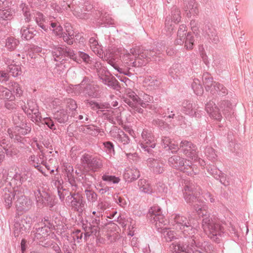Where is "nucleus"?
Returning <instances> with one entry per match:
<instances>
[{"instance_id": "obj_32", "label": "nucleus", "mask_w": 253, "mask_h": 253, "mask_svg": "<svg viewBox=\"0 0 253 253\" xmlns=\"http://www.w3.org/2000/svg\"><path fill=\"white\" fill-rule=\"evenodd\" d=\"M146 57V55L144 54L143 53L142 54H137L136 52L135 53L134 55V61L132 62L133 64H134V66H139L140 65H142L143 64V62H139L138 61V64H137L136 61L137 60H139V59L142 60V59H144Z\"/></svg>"}, {"instance_id": "obj_43", "label": "nucleus", "mask_w": 253, "mask_h": 253, "mask_svg": "<svg viewBox=\"0 0 253 253\" xmlns=\"http://www.w3.org/2000/svg\"><path fill=\"white\" fill-rule=\"evenodd\" d=\"M191 30L193 32H196L199 30L198 24L193 20H192L190 23Z\"/></svg>"}, {"instance_id": "obj_25", "label": "nucleus", "mask_w": 253, "mask_h": 253, "mask_svg": "<svg viewBox=\"0 0 253 253\" xmlns=\"http://www.w3.org/2000/svg\"><path fill=\"white\" fill-rule=\"evenodd\" d=\"M55 115L56 119L60 123H64L67 121L68 115L66 111H61L57 112Z\"/></svg>"}, {"instance_id": "obj_27", "label": "nucleus", "mask_w": 253, "mask_h": 253, "mask_svg": "<svg viewBox=\"0 0 253 253\" xmlns=\"http://www.w3.org/2000/svg\"><path fill=\"white\" fill-rule=\"evenodd\" d=\"M17 42L15 39L10 38L7 40L5 46L8 49L12 50L16 47Z\"/></svg>"}, {"instance_id": "obj_18", "label": "nucleus", "mask_w": 253, "mask_h": 253, "mask_svg": "<svg viewBox=\"0 0 253 253\" xmlns=\"http://www.w3.org/2000/svg\"><path fill=\"white\" fill-rule=\"evenodd\" d=\"M96 64L95 67H97V70L99 77L104 82L105 84L110 85L109 84L110 82L109 72L106 71L104 67L99 68L98 64L97 63Z\"/></svg>"}, {"instance_id": "obj_4", "label": "nucleus", "mask_w": 253, "mask_h": 253, "mask_svg": "<svg viewBox=\"0 0 253 253\" xmlns=\"http://www.w3.org/2000/svg\"><path fill=\"white\" fill-rule=\"evenodd\" d=\"M126 95L127 98H126L125 101L131 107H134L136 104H139L142 107L145 108L148 104H146V103L143 101L150 102L153 100L152 97L147 94H145L143 96V100L142 101L136 94L132 91L128 92Z\"/></svg>"}, {"instance_id": "obj_48", "label": "nucleus", "mask_w": 253, "mask_h": 253, "mask_svg": "<svg viewBox=\"0 0 253 253\" xmlns=\"http://www.w3.org/2000/svg\"><path fill=\"white\" fill-rule=\"evenodd\" d=\"M64 28L65 32H73L74 31L73 27L70 23H66Z\"/></svg>"}, {"instance_id": "obj_36", "label": "nucleus", "mask_w": 253, "mask_h": 253, "mask_svg": "<svg viewBox=\"0 0 253 253\" xmlns=\"http://www.w3.org/2000/svg\"><path fill=\"white\" fill-rule=\"evenodd\" d=\"M87 106L94 109H102L105 107L104 105L99 104L92 101L88 102Z\"/></svg>"}, {"instance_id": "obj_20", "label": "nucleus", "mask_w": 253, "mask_h": 253, "mask_svg": "<svg viewBox=\"0 0 253 253\" xmlns=\"http://www.w3.org/2000/svg\"><path fill=\"white\" fill-rule=\"evenodd\" d=\"M4 1L0 0V20H9L12 15L8 9H4Z\"/></svg>"}, {"instance_id": "obj_49", "label": "nucleus", "mask_w": 253, "mask_h": 253, "mask_svg": "<svg viewBox=\"0 0 253 253\" xmlns=\"http://www.w3.org/2000/svg\"><path fill=\"white\" fill-rule=\"evenodd\" d=\"M85 10L87 11H89L93 8V6L92 4H90L88 2H85L84 4Z\"/></svg>"}, {"instance_id": "obj_38", "label": "nucleus", "mask_w": 253, "mask_h": 253, "mask_svg": "<svg viewBox=\"0 0 253 253\" xmlns=\"http://www.w3.org/2000/svg\"><path fill=\"white\" fill-rule=\"evenodd\" d=\"M4 149L6 155L11 157L15 156L17 153V150L13 147H10L7 149L4 148Z\"/></svg>"}, {"instance_id": "obj_61", "label": "nucleus", "mask_w": 253, "mask_h": 253, "mask_svg": "<svg viewBox=\"0 0 253 253\" xmlns=\"http://www.w3.org/2000/svg\"><path fill=\"white\" fill-rule=\"evenodd\" d=\"M5 106H6V107H7V108H9H9L8 107V104H7V103H6V104H5Z\"/></svg>"}, {"instance_id": "obj_30", "label": "nucleus", "mask_w": 253, "mask_h": 253, "mask_svg": "<svg viewBox=\"0 0 253 253\" xmlns=\"http://www.w3.org/2000/svg\"><path fill=\"white\" fill-rule=\"evenodd\" d=\"M50 27L51 28H50V30L52 31V32H62L63 30L62 27L59 24V23L57 22H51Z\"/></svg>"}, {"instance_id": "obj_54", "label": "nucleus", "mask_w": 253, "mask_h": 253, "mask_svg": "<svg viewBox=\"0 0 253 253\" xmlns=\"http://www.w3.org/2000/svg\"><path fill=\"white\" fill-rule=\"evenodd\" d=\"M4 159V154L3 151L0 148V165Z\"/></svg>"}, {"instance_id": "obj_46", "label": "nucleus", "mask_w": 253, "mask_h": 253, "mask_svg": "<svg viewBox=\"0 0 253 253\" xmlns=\"http://www.w3.org/2000/svg\"><path fill=\"white\" fill-rule=\"evenodd\" d=\"M8 79V74L4 72H0V81H6Z\"/></svg>"}, {"instance_id": "obj_7", "label": "nucleus", "mask_w": 253, "mask_h": 253, "mask_svg": "<svg viewBox=\"0 0 253 253\" xmlns=\"http://www.w3.org/2000/svg\"><path fill=\"white\" fill-rule=\"evenodd\" d=\"M193 242L194 240H192L190 247L188 245L185 247V246L181 245L179 243H172L170 246V248L172 251L175 253H179L180 252H185L186 253H202L195 250Z\"/></svg>"}, {"instance_id": "obj_6", "label": "nucleus", "mask_w": 253, "mask_h": 253, "mask_svg": "<svg viewBox=\"0 0 253 253\" xmlns=\"http://www.w3.org/2000/svg\"><path fill=\"white\" fill-rule=\"evenodd\" d=\"M175 222L179 225V228L186 235H193L195 233V229L193 228L189 224L187 218L184 216L176 215L174 218Z\"/></svg>"}, {"instance_id": "obj_14", "label": "nucleus", "mask_w": 253, "mask_h": 253, "mask_svg": "<svg viewBox=\"0 0 253 253\" xmlns=\"http://www.w3.org/2000/svg\"><path fill=\"white\" fill-rule=\"evenodd\" d=\"M83 163L86 164L88 167V170H94L97 169L99 165L98 162L96 159H92L91 157L88 155H85L83 158Z\"/></svg>"}, {"instance_id": "obj_15", "label": "nucleus", "mask_w": 253, "mask_h": 253, "mask_svg": "<svg viewBox=\"0 0 253 253\" xmlns=\"http://www.w3.org/2000/svg\"><path fill=\"white\" fill-rule=\"evenodd\" d=\"M23 126H16L14 128V130L13 133L11 129H8V133L11 135V137L13 138L14 136H16L17 134L25 135L31 131V127L29 126H25L23 125Z\"/></svg>"}, {"instance_id": "obj_23", "label": "nucleus", "mask_w": 253, "mask_h": 253, "mask_svg": "<svg viewBox=\"0 0 253 253\" xmlns=\"http://www.w3.org/2000/svg\"><path fill=\"white\" fill-rule=\"evenodd\" d=\"M0 97L11 100H12L14 98L12 96L11 91L3 86H0Z\"/></svg>"}, {"instance_id": "obj_3", "label": "nucleus", "mask_w": 253, "mask_h": 253, "mask_svg": "<svg viewBox=\"0 0 253 253\" xmlns=\"http://www.w3.org/2000/svg\"><path fill=\"white\" fill-rule=\"evenodd\" d=\"M203 227L204 231L208 234L211 238L214 240V236L220 235L222 232L220 226L218 224H216L212 221H211L209 219L205 218L203 220ZM218 238H216L215 240H217Z\"/></svg>"}, {"instance_id": "obj_8", "label": "nucleus", "mask_w": 253, "mask_h": 253, "mask_svg": "<svg viewBox=\"0 0 253 253\" xmlns=\"http://www.w3.org/2000/svg\"><path fill=\"white\" fill-rule=\"evenodd\" d=\"M99 16L96 20L97 26L107 27L114 23V20L107 13L104 11L98 12Z\"/></svg>"}, {"instance_id": "obj_64", "label": "nucleus", "mask_w": 253, "mask_h": 253, "mask_svg": "<svg viewBox=\"0 0 253 253\" xmlns=\"http://www.w3.org/2000/svg\"><path fill=\"white\" fill-rule=\"evenodd\" d=\"M80 119H82V116H80Z\"/></svg>"}, {"instance_id": "obj_60", "label": "nucleus", "mask_w": 253, "mask_h": 253, "mask_svg": "<svg viewBox=\"0 0 253 253\" xmlns=\"http://www.w3.org/2000/svg\"><path fill=\"white\" fill-rule=\"evenodd\" d=\"M142 110L141 109H139L138 110V112H140V113H141V112H142Z\"/></svg>"}, {"instance_id": "obj_47", "label": "nucleus", "mask_w": 253, "mask_h": 253, "mask_svg": "<svg viewBox=\"0 0 253 253\" xmlns=\"http://www.w3.org/2000/svg\"><path fill=\"white\" fill-rule=\"evenodd\" d=\"M33 33H23L22 37L26 40L31 39L33 38Z\"/></svg>"}, {"instance_id": "obj_10", "label": "nucleus", "mask_w": 253, "mask_h": 253, "mask_svg": "<svg viewBox=\"0 0 253 253\" xmlns=\"http://www.w3.org/2000/svg\"><path fill=\"white\" fill-rule=\"evenodd\" d=\"M180 147L182 148L185 155L191 159L195 157L196 153L194 146L190 142L186 140L182 141Z\"/></svg>"}, {"instance_id": "obj_42", "label": "nucleus", "mask_w": 253, "mask_h": 253, "mask_svg": "<svg viewBox=\"0 0 253 253\" xmlns=\"http://www.w3.org/2000/svg\"><path fill=\"white\" fill-rule=\"evenodd\" d=\"M79 55L81 58H82V59L84 62H89L90 57L87 54L83 52H79Z\"/></svg>"}, {"instance_id": "obj_33", "label": "nucleus", "mask_w": 253, "mask_h": 253, "mask_svg": "<svg viewBox=\"0 0 253 253\" xmlns=\"http://www.w3.org/2000/svg\"><path fill=\"white\" fill-rule=\"evenodd\" d=\"M216 107L215 104L212 101H210L206 104V110L208 114L211 115L212 113H213V111H214V109Z\"/></svg>"}, {"instance_id": "obj_52", "label": "nucleus", "mask_w": 253, "mask_h": 253, "mask_svg": "<svg viewBox=\"0 0 253 253\" xmlns=\"http://www.w3.org/2000/svg\"><path fill=\"white\" fill-rule=\"evenodd\" d=\"M26 240L25 239H23L21 241V250H22V253H24L25 250H26Z\"/></svg>"}, {"instance_id": "obj_17", "label": "nucleus", "mask_w": 253, "mask_h": 253, "mask_svg": "<svg viewBox=\"0 0 253 253\" xmlns=\"http://www.w3.org/2000/svg\"><path fill=\"white\" fill-rule=\"evenodd\" d=\"M72 206L77 211H82L84 206V202L80 196L73 197L71 202Z\"/></svg>"}, {"instance_id": "obj_53", "label": "nucleus", "mask_w": 253, "mask_h": 253, "mask_svg": "<svg viewBox=\"0 0 253 253\" xmlns=\"http://www.w3.org/2000/svg\"><path fill=\"white\" fill-rule=\"evenodd\" d=\"M202 30L203 31H205V32H207V31H208V30L211 31V24H208L206 25L205 26H204L203 27Z\"/></svg>"}, {"instance_id": "obj_2", "label": "nucleus", "mask_w": 253, "mask_h": 253, "mask_svg": "<svg viewBox=\"0 0 253 253\" xmlns=\"http://www.w3.org/2000/svg\"><path fill=\"white\" fill-rule=\"evenodd\" d=\"M181 19L180 11L176 6L171 8L170 14L165 20V29L167 32H172Z\"/></svg>"}, {"instance_id": "obj_19", "label": "nucleus", "mask_w": 253, "mask_h": 253, "mask_svg": "<svg viewBox=\"0 0 253 253\" xmlns=\"http://www.w3.org/2000/svg\"><path fill=\"white\" fill-rule=\"evenodd\" d=\"M163 142L165 148L168 147L172 151H176L179 149L177 143L168 137H164L163 139Z\"/></svg>"}, {"instance_id": "obj_57", "label": "nucleus", "mask_w": 253, "mask_h": 253, "mask_svg": "<svg viewBox=\"0 0 253 253\" xmlns=\"http://www.w3.org/2000/svg\"><path fill=\"white\" fill-rule=\"evenodd\" d=\"M105 147H106L107 148L111 149L113 147V145L110 142H107L106 143H104Z\"/></svg>"}, {"instance_id": "obj_55", "label": "nucleus", "mask_w": 253, "mask_h": 253, "mask_svg": "<svg viewBox=\"0 0 253 253\" xmlns=\"http://www.w3.org/2000/svg\"><path fill=\"white\" fill-rule=\"evenodd\" d=\"M185 191H186V189H185ZM191 197L192 196H190V194H188V193L185 192V198L187 202H190Z\"/></svg>"}, {"instance_id": "obj_11", "label": "nucleus", "mask_w": 253, "mask_h": 253, "mask_svg": "<svg viewBox=\"0 0 253 253\" xmlns=\"http://www.w3.org/2000/svg\"><path fill=\"white\" fill-rule=\"evenodd\" d=\"M142 140L141 145L144 148L148 147L154 148L155 146V141L154 138L150 134H147L145 132L142 133Z\"/></svg>"}, {"instance_id": "obj_34", "label": "nucleus", "mask_w": 253, "mask_h": 253, "mask_svg": "<svg viewBox=\"0 0 253 253\" xmlns=\"http://www.w3.org/2000/svg\"><path fill=\"white\" fill-rule=\"evenodd\" d=\"M12 86V89L14 93H15L18 96H20L21 95H22L23 91L21 89V87L19 86V85L18 84H13Z\"/></svg>"}, {"instance_id": "obj_56", "label": "nucleus", "mask_w": 253, "mask_h": 253, "mask_svg": "<svg viewBox=\"0 0 253 253\" xmlns=\"http://www.w3.org/2000/svg\"><path fill=\"white\" fill-rule=\"evenodd\" d=\"M203 89L202 87L200 85L198 86V89L197 90H195V91L197 94H201L203 93Z\"/></svg>"}, {"instance_id": "obj_31", "label": "nucleus", "mask_w": 253, "mask_h": 253, "mask_svg": "<svg viewBox=\"0 0 253 253\" xmlns=\"http://www.w3.org/2000/svg\"><path fill=\"white\" fill-rule=\"evenodd\" d=\"M26 202L25 199H19L16 202V207L20 211H23L26 209Z\"/></svg>"}, {"instance_id": "obj_1", "label": "nucleus", "mask_w": 253, "mask_h": 253, "mask_svg": "<svg viewBox=\"0 0 253 253\" xmlns=\"http://www.w3.org/2000/svg\"><path fill=\"white\" fill-rule=\"evenodd\" d=\"M89 43L90 48L95 54H97L99 57L103 58L104 60H107L108 63L112 65L118 72L120 73L122 72V69L119 67L121 61L119 59L117 58L114 56L110 57V58L106 56L103 57V50L101 46L98 44L97 41L94 38H90Z\"/></svg>"}, {"instance_id": "obj_51", "label": "nucleus", "mask_w": 253, "mask_h": 253, "mask_svg": "<svg viewBox=\"0 0 253 253\" xmlns=\"http://www.w3.org/2000/svg\"><path fill=\"white\" fill-rule=\"evenodd\" d=\"M187 31V28L185 25L181 24L179 26L178 31L177 32H186Z\"/></svg>"}, {"instance_id": "obj_9", "label": "nucleus", "mask_w": 253, "mask_h": 253, "mask_svg": "<svg viewBox=\"0 0 253 253\" xmlns=\"http://www.w3.org/2000/svg\"><path fill=\"white\" fill-rule=\"evenodd\" d=\"M186 6L185 7L187 16L190 17L192 15H195L199 12L197 4L195 0H183Z\"/></svg>"}, {"instance_id": "obj_28", "label": "nucleus", "mask_w": 253, "mask_h": 253, "mask_svg": "<svg viewBox=\"0 0 253 253\" xmlns=\"http://www.w3.org/2000/svg\"><path fill=\"white\" fill-rule=\"evenodd\" d=\"M102 179L104 181L112 182L113 183H118L120 182V179L115 176L104 175L102 176Z\"/></svg>"}, {"instance_id": "obj_39", "label": "nucleus", "mask_w": 253, "mask_h": 253, "mask_svg": "<svg viewBox=\"0 0 253 253\" xmlns=\"http://www.w3.org/2000/svg\"><path fill=\"white\" fill-rule=\"evenodd\" d=\"M214 109L213 113H212L210 115L211 116L216 120H220L221 119V115L219 113L218 109L216 107Z\"/></svg>"}, {"instance_id": "obj_35", "label": "nucleus", "mask_w": 253, "mask_h": 253, "mask_svg": "<svg viewBox=\"0 0 253 253\" xmlns=\"http://www.w3.org/2000/svg\"><path fill=\"white\" fill-rule=\"evenodd\" d=\"M42 124L46 125L50 129H55L53 121L50 118H44L42 121Z\"/></svg>"}, {"instance_id": "obj_63", "label": "nucleus", "mask_w": 253, "mask_h": 253, "mask_svg": "<svg viewBox=\"0 0 253 253\" xmlns=\"http://www.w3.org/2000/svg\"><path fill=\"white\" fill-rule=\"evenodd\" d=\"M92 213L95 215L96 214V212L95 211H93Z\"/></svg>"}, {"instance_id": "obj_44", "label": "nucleus", "mask_w": 253, "mask_h": 253, "mask_svg": "<svg viewBox=\"0 0 253 253\" xmlns=\"http://www.w3.org/2000/svg\"><path fill=\"white\" fill-rule=\"evenodd\" d=\"M27 8H23V11L24 12V15L25 17V20L27 22H29L31 20V14L29 11H27Z\"/></svg>"}, {"instance_id": "obj_45", "label": "nucleus", "mask_w": 253, "mask_h": 253, "mask_svg": "<svg viewBox=\"0 0 253 253\" xmlns=\"http://www.w3.org/2000/svg\"><path fill=\"white\" fill-rule=\"evenodd\" d=\"M63 51V50L61 48L58 47L54 49L53 52V56L58 57L62 55Z\"/></svg>"}, {"instance_id": "obj_41", "label": "nucleus", "mask_w": 253, "mask_h": 253, "mask_svg": "<svg viewBox=\"0 0 253 253\" xmlns=\"http://www.w3.org/2000/svg\"><path fill=\"white\" fill-rule=\"evenodd\" d=\"M63 36V40L65 42H67L69 44H72L73 43V38L72 35H68V33H64Z\"/></svg>"}, {"instance_id": "obj_29", "label": "nucleus", "mask_w": 253, "mask_h": 253, "mask_svg": "<svg viewBox=\"0 0 253 253\" xmlns=\"http://www.w3.org/2000/svg\"><path fill=\"white\" fill-rule=\"evenodd\" d=\"M213 85L214 89L221 94H225L227 93V89L222 84L214 82Z\"/></svg>"}, {"instance_id": "obj_26", "label": "nucleus", "mask_w": 253, "mask_h": 253, "mask_svg": "<svg viewBox=\"0 0 253 253\" xmlns=\"http://www.w3.org/2000/svg\"><path fill=\"white\" fill-rule=\"evenodd\" d=\"M194 38L191 33H187L185 41V46L187 49H191L193 48Z\"/></svg>"}, {"instance_id": "obj_16", "label": "nucleus", "mask_w": 253, "mask_h": 253, "mask_svg": "<svg viewBox=\"0 0 253 253\" xmlns=\"http://www.w3.org/2000/svg\"><path fill=\"white\" fill-rule=\"evenodd\" d=\"M28 105L29 110H28V113L29 114H32L35 116V118L33 116L32 118L35 119L36 122L41 121V116H40L37 104L33 101H30L28 103Z\"/></svg>"}, {"instance_id": "obj_12", "label": "nucleus", "mask_w": 253, "mask_h": 253, "mask_svg": "<svg viewBox=\"0 0 253 253\" xmlns=\"http://www.w3.org/2000/svg\"><path fill=\"white\" fill-rule=\"evenodd\" d=\"M140 176V172L136 169H127L124 174V179L128 182H132Z\"/></svg>"}, {"instance_id": "obj_59", "label": "nucleus", "mask_w": 253, "mask_h": 253, "mask_svg": "<svg viewBox=\"0 0 253 253\" xmlns=\"http://www.w3.org/2000/svg\"><path fill=\"white\" fill-rule=\"evenodd\" d=\"M27 29H28V28H27V29H23V30H23V31H22V32H26V31Z\"/></svg>"}, {"instance_id": "obj_58", "label": "nucleus", "mask_w": 253, "mask_h": 253, "mask_svg": "<svg viewBox=\"0 0 253 253\" xmlns=\"http://www.w3.org/2000/svg\"><path fill=\"white\" fill-rule=\"evenodd\" d=\"M122 201H123V200H122V198H120L119 199V203L120 204V205H121V206H122V207H124V206L126 205V203H123V202H122Z\"/></svg>"}, {"instance_id": "obj_40", "label": "nucleus", "mask_w": 253, "mask_h": 253, "mask_svg": "<svg viewBox=\"0 0 253 253\" xmlns=\"http://www.w3.org/2000/svg\"><path fill=\"white\" fill-rule=\"evenodd\" d=\"M165 237L168 241H171L174 238V232L171 230L167 231L165 232Z\"/></svg>"}, {"instance_id": "obj_13", "label": "nucleus", "mask_w": 253, "mask_h": 253, "mask_svg": "<svg viewBox=\"0 0 253 253\" xmlns=\"http://www.w3.org/2000/svg\"><path fill=\"white\" fill-rule=\"evenodd\" d=\"M34 15L35 21L39 26L44 31H47L48 25L46 24V19L43 14L40 12L37 11L34 13Z\"/></svg>"}, {"instance_id": "obj_37", "label": "nucleus", "mask_w": 253, "mask_h": 253, "mask_svg": "<svg viewBox=\"0 0 253 253\" xmlns=\"http://www.w3.org/2000/svg\"><path fill=\"white\" fill-rule=\"evenodd\" d=\"M85 192L89 201H94L95 200L96 195L95 193L90 190H86Z\"/></svg>"}, {"instance_id": "obj_62", "label": "nucleus", "mask_w": 253, "mask_h": 253, "mask_svg": "<svg viewBox=\"0 0 253 253\" xmlns=\"http://www.w3.org/2000/svg\"><path fill=\"white\" fill-rule=\"evenodd\" d=\"M16 232L15 231V232H14V234H15V236H18V233H17V235H16Z\"/></svg>"}, {"instance_id": "obj_21", "label": "nucleus", "mask_w": 253, "mask_h": 253, "mask_svg": "<svg viewBox=\"0 0 253 253\" xmlns=\"http://www.w3.org/2000/svg\"><path fill=\"white\" fill-rule=\"evenodd\" d=\"M138 185L142 192L150 193L152 191L150 185L145 179H140L138 181Z\"/></svg>"}, {"instance_id": "obj_24", "label": "nucleus", "mask_w": 253, "mask_h": 253, "mask_svg": "<svg viewBox=\"0 0 253 253\" xmlns=\"http://www.w3.org/2000/svg\"><path fill=\"white\" fill-rule=\"evenodd\" d=\"M136 52L135 49H131L130 53L126 54L123 56V60L126 64H129L133 60H134L135 53Z\"/></svg>"}, {"instance_id": "obj_50", "label": "nucleus", "mask_w": 253, "mask_h": 253, "mask_svg": "<svg viewBox=\"0 0 253 253\" xmlns=\"http://www.w3.org/2000/svg\"><path fill=\"white\" fill-rule=\"evenodd\" d=\"M67 53L68 56H70L71 58H72L75 61H77V58L76 57H75V54L73 51L69 50Z\"/></svg>"}, {"instance_id": "obj_22", "label": "nucleus", "mask_w": 253, "mask_h": 253, "mask_svg": "<svg viewBox=\"0 0 253 253\" xmlns=\"http://www.w3.org/2000/svg\"><path fill=\"white\" fill-rule=\"evenodd\" d=\"M9 72L12 76L16 77L22 73L21 68L19 64L16 63H12L9 65Z\"/></svg>"}, {"instance_id": "obj_5", "label": "nucleus", "mask_w": 253, "mask_h": 253, "mask_svg": "<svg viewBox=\"0 0 253 253\" xmlns=\"http://www.w3.org/2000/svg\"><path fill=\"white\" fill-rule=\"evenodd\" d=\"M149 213L153 219L156 227L158 229L162 228L166 224V220L164 215L161 214L160 208L154 207L149 210Z\"/></svg>"}]
</instances>
